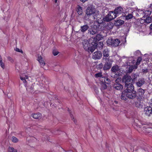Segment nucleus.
Here are the masks:
<instances>
[{
	"instance_id": "nucleus-33",
	"label": "nucleus",
	"mask_w": 152,
	"mask_h": 152,
	"mask_svg": "<svg viewBox=\"0 0 152 152\" xmlns=\"http://www.w3.org/2000/svg\"><path fill=\"white\" fill-rule=\"evenodd\" d=\"M12 140L13 142L17 143L18 141V139L16 137L13 136L12 137Z\"/></svg>"
},
{
	"instance_id": "nucleus-1",
	"label": "nucleus",
	"mask_w": 152,
	"mask_h": 152,
	"mask_svg": "<svg viewBox=\"0 0 152 152\" xmlns=\"http://www.w3.org/2000/svg\"><path fill=\"white\" fill-rule=\"evenodd\" d=\"M131 77L127 74L122 77V82L125 83V86L121 96L122 100L126 101L128 99H134L137 97L139 98L133 85L131 83Z\"/></svg>"
},
{
	"instance_id": "nucleus-13",
	"label": "nucleus",
	"mask_w": 152,
	"mask_h": 152,
	"mask_svg": "<svg viewBox=\"0 0 152 152\" xmlns=\"http://www.w3.org/2000/svg\"><path fill=\"white\" fill-rule=\"evenodd\" d=\"M103 57L102 59L103 60H107V59H110V58L109 52L107 49H105L104 50L103 52Z\"/></svg>"
},
{
	"instance_id": "nucleus-7",
	"label": "nucleus",
	"mask_w": 152,
	"mask_h": 152,
	"mask_svg": "<svg viewBox=\"0 0 152 152\" xmlns=\"http://www.w3.org/2000/svg\"><path fill=\"white\" fill-rule=\"evenodd\" d=\"M94 24H93L91 28L88 30V33L91 35H93L96 34L98 32V31L102 30L104 29L102 28H100L99 26H97V27L94 26Z\"/></svg>"
},
{
	"instance_id": "nucleus-30",
	"label": "nucleus",
	"mask_w": 152,
	"mask_h": 152,
	"mask_svg": "<svg viewBox=\"0 0 152 152\" xmlns=\"http://www.w3.org/2000/svg\"><path fill=\"white\" fill-rule=\"evenodd\" d=\"M68 111L70 115L72 120L73 121L75 124H77V121L74 118L73 115L71 113V112L70 110H69Z\"/></svg>"
},
{
	"instance_id": "nucleus-31",
	"label": "nucleus",
	"mask_w": 152,
	"mask_h": 152,
	"mask_svg": "<svg viewBox=\"0 0 152 152\" xmlns=\"http://www.w3.org/2000/svg\"><path fill=\"white\" fill-rule=\"evenodd\" d=\"M133 17V16L132 14L128 13L127 15L125 16L126 19L128 20L132 19Z\"/></svg>"
},
{
	"instance_id": "nucleus-5",
	"label": "nucleus",
	"mask_w": 152,
	"mask_h": 152,
	"mask_svg": "<svg viewBox=\"0 0 152 152\" xmlns=\"http://www.w3.org/2000/svg\"><path fill=\"white\" fill-rule=\"evenodd\" d=\"M118 16L115 11H110L109 12L108 14L104 18V21L108 22L115 18Z\"/></svg>"
},
{
	"instance_id": "nucleus-26",
	"label": "nucleus",
	"mask_w": 152,
	"mask_h": 152,
	"mask_svg": "<svg viewBox=\"0 0 152 152\" xmlns=\"http://www.w3.org/2000/svg\"><path fill=\"white\" fill-rule=\"evenodd\" d=\"M76 11L79 15H81L83 13L82 8L79 6L77 7Z\"/></svg>"
},
{
	"instance_id": "nucleus-16",
	"label": "nucleus",
	"mask_w": 152,
	"mask_h": 152,
	"mask_svg": "<svg viewBox=\"0 0 152 152\" xmlns=\"http://www.w3.org/2000/svg\"><path fill=\"white\" fill-rule=\"evenodd\" d=\"M118 16L121 13H124V10L123 8L121 6L116 7L114 10Z\"/></svg>"
},
{
	"instance_id": "nucleus-22",
	"label": "nucleus",
	"mask_w": 152,
	"mask_h": 152,
	"mask_svg": "<svg viewBox=\"0 0 152 152\" xmlns=\"http://www.w3.org/2000/svg\"><path fill=\"white\" fill-rule=\"evenodd\" d=\"M102 83L109 84H110V80L109 79L106 77H102Z\"/></svg>"
},
{
	"instance_id": "nucleus-52",
	"label": "nucleus",
	"mask_w": 152,
	"mask_h": 152,
	"mask_svg": "<svg viewBox=\"0 0 152 152\" xmlns=\"http://www.w3.org/2000/svg\"><path fill=\"white\" fill-rule=\"evenodd\" d=\"M150 104L152 106V99H151V102Z\"/></svg>"
},
{
	"instance_id": "nucleus-57",
	"label": "nucleus",
	"mask_w": 152,
	"mask_h": 152,
	"mask_svg": "<svg viewBox=\"0 0 152 152\" xmlns=\"http://www.w3.org/2000/svg\"><path fill=\"white\" fill-rule=\"evenodd\" d=\"M55 0V2H57V0Z\"/></svg>"
},
{
	"instance_id": "nucleus-43",
	"label": "nucleus",
	"mask_w": 152,
	"mask_h": 152,
	"mask_svg": "<svg viewBox=\"0 0 152 152\" xmlns=\"http://www.w3.org/2000/svg\"><path fill=\"white\" fill-rule=\"evenodd\" d=\"M148 71V69L146 68L145 69H142V72H143V73H146Z\"/></svg>"
},
{
	"instance_id": "nucleus-19",
	"label": "nucleus",
	"mask_w": 152,
	"mask_h": 152,
	"mask_svg": "<svg viewBox=\"0 0 152 152\" xmlns=\"http://www.w3.org/2000/svg\"><path fill=\"white\" fill-rule=\"evenodd\" d=\"M37 56V60L39 62L41 66H45V63L44 61L41 56L40 55H38Z\"/></svg>"
},
{
	"instance_id": "nucleus-4",
	"label": "nucleus",
	"mask_w": 152,
	"mask_h": 152,
	"mask_svg": "<svg viewBox=\"0 0 152 152\" xmlns=\"http://www.w3.org/2000/svg\"><path fill=\"white\" fill-rule=\"evenodd\" d=\"M94 20L96 19V21L94 22V26L96 27L97 26H99L100 28H104L105 26L104 23H103V19L102 18V15L99 13V12H96V13L95 14V15H94L93 18L92 19Z\"/></svg>"
},
{
	"instance_id": "nucleus-41",
	"label": "nucleus",
	"mask_w": 152,
	"mask_h": 152,
	"mask_svg": "<svg viewBox=\"0 0 152 152\" xmlns=\"http://www.w3.org/2000/svg\"><path fill=\"white\" fill-rule=\"evenodd\" d=\"M15 50L17 52H21L22 53H23V52L21 49H20L17 48H16V49H15Z\"/></svg>"
},
{
	"instance_id": "nucleus-48",
	"label": "nucleus",
	"mask_w": 152,
	"mask_h": 152,
	"mask_svg": "<svg viewBox=\"0 0 152 152\" xmlns=\"http://www.w3.org/2000/svg\"><path fill=\"white\" fill-rule=\"evenodd\" d=\"M135 53H136L139 54L140 53V51L139 50H137L136 51Z\"/></svg>"
},
{
	"instance_id": "nucleus-32",
	"label": "nucleus",
	"mask_w": 152,
	"mask_h": 152,
	"mask_svg": "<svg viewBox=\"0 0 152 152\" xmlns=\"http://www.w3.org/2000/svg\"><path fill=\"white\" fill-rule=\"evenodd\" d=\"M107 86L105 83H102L101 84V90L106 89L107 88Z\"/></svg>"
},
{
	"instance_id": "nucleus-28",
	"label": "nucleus",
	"mask_w": 152,
	"mask_h": 152,
	"mask_svg": "<svg viewBox=\"0 0 152 152\" xmlns=\"http://www.w3.org/2000/svg\"><path fill=\"white\" fill-rule=\"evenodd\" d=\"M135 105L136 107L138 108L142 107L143 106V105L142 104L141 102L140 101L136 102H135Z\"/></svg>"
},
{
	"instance_id": "nucleus-14",
	"label": "nucleus",
	"mask_w": 152,
	"mask_h": 152,
	"mask_svg": "<svg viewBox=\"0 0 152 152\" xmlns=\"http://www.w3.org/2000/svg\"><path fill=\"white\" fill-rule=\"evenodd\" d=\"M145 83V80L144 78H139L138 81L136 83V86L137 87H140Z\"/></svg>"
},
{
	"instance_id": "nucleus-56",
	"label": "nucleus",
	"mask_w": 152,
	"mask_h": 152,
	"mask_svg": "<svg viewBox=\"0 0 152 152\" xmlns=\"http://www.w3.org/2000/svg\"><path fill=\"white\" fill-rule=\"evenodd\" d=\"M152 7V4H150V7Z\"/></svg>"
},
{
	"instance_id": "nucleus-55",
	"label": "nucleus",
	"mask_w": 152,
	"mask_h": 152,
	"mask_svg": "<svg viewBox=\"0 0 152 152\" xmlns=\"http://www.w3.org/2000/svg\"><path fill=\"white\" fill-rule=\"evenodd\" d=\"M25 78V79H28V76L26 75H25V77H24Z\"/></svg>"
},
{
	"instance_id": "nucleus-3",
	"label": "nucleus",
	"mask_w": 152,
	"mask_h": 152,
	"mask_svg": "<svg viewBox=\"0 0 152 152\" xmlns=\"http://www.w3.org/2000/svg\"><path fill=\"white\" fill-rule=\"evenodd\" d=\"M96 10L94 6L91 5L88 7L86 10V14L84 17V19L86 20H91L93 18L94 15L96 13Z\"/></svg>"
},
{
	"instance_id": "nucleus-34",
	"label": "nucleus",
	"mask_w": 152,
	"mask_h": 152,
	"mask_svg": "<svg viewBox=\"0 0 152 152\" xmlns=\"http://www.w3.org/2000/svg\"><path fill=\"white\" fill-rule=\"evenodd\" d=\"M103 66L104 65L103 64L101 63L100 64L97 66V68L99 69H101L102 68H103Z\"/></svg>"
},
{
	"instance_id": "nucleus-42",
	"label": "nucleus",
	"mask_w": 152,
	"mask_h": 152,
	"mask_svg": "<svg viewBox=\"0 0 152 152\" xmlns=\"http://www.w3.org/2000/svg\"><path fill=\"white\" fill-rule=\"evenodd\" d=\"M20 79L23 81V83H25L26 82V81L25 79V77L21 76L20 77Z\"/></svg>"
},
{
	"instance_id": "nucleus-10",
	"label": "nucleus",
	"mask_w": 152,
	"mask_h": 152,
	"mask_svg": "<svg viewBox=\"0 0 152 152\" xmlns=\"http://www.w3.org/2000/svg\"><path fill=\"white\" fill-rule=\"evenodd\" d=\"M103 39V37L102 34H97L93 39L92 42L95 43H96V47L98 45V42L99 41Z\"/></svg>"
},
{
	"instance_id": "nucleus-21",
	"label": "nucleus",
	"mask_w": 152,
	"mask_h": 152,
	"mask_svg": "<svg viewBox=\"0 0 152 152\" xmlns=\"http://www.w3.org/2000/svg\"><path fill=\"white\" fill-rule=\"evenodd\" d=\"M124 23L123 20L121 19H117L115 22L114 24L116 26H119L123 24Z\"/></svg>"
},
{
	"instance_id": "nucleus-17",
	"label": "nucleus",
	"mask_w": 152,
	"mask_h": 152,
	"mask_svg": "<svg viewBox=\"0 0 152 152\" xmlns=\"http://www.w3.org/2000/svg\"><path fill=\"white\" fill-rule=\"evenodd\" d=\"M145 90L141 88H140L137 90V93L139 97L142 99L143 97Z\"/></svg>"
},
{
	"instance_id": "nucleus-46",
	"label": "nucleus",
	"mask_w": 152,
	"mask_h": 152,
	"mask_svg": "<svg viewBox=\"0 0 152 152\" xmlns=\"http://www.w3.org/2000/svg\"><path fill=\"white\" fill-rule=\"evenodd\" d=\"M133 69H137V66L136 65H134L133 66Z\"/></svg>"
},
{
	"instance_id": "nucleus-54",
	"label": "nucleus",
	"mask_w": 152,
	"mask_h": 152,
	"mask_svg": "<svg viewBox=\"0 0 152 152\" xmlns=\"http://www.w3.org/2000/svg\"><path fill=\"white\" fill-rule=\"evenodd\" d=\"M2 60V58H1V55H0V61H1Z\"/></svg>"
},
{
	"instance_id": "nucleus-40",
	"label": "nucleus",
	"mask_w": 152,
	"mask_h": 152,
	"mask_svg": "<svg viewBox=\"0 0 152 152\" xmlns=\"http://www.w3.org/2000/svg\"><path fill=\"white\" fill-rule=\"evenodd\" d=\"M8 60L10 61L11 62H14V60L13 59L11 58L10 56H8L7 57Z\"/></svg>"
},
{
	"instance_id": "nucleus-12",
	"label": "nucleus",
	"mask_w": 152,
	"mask_h": 152,
	"mask_svg": "<svg viewBox=\"0 0 152 152\" xmlns=\"http://www.w3.org/2000/svg\"><path fill=\"white\" fill-rule=\"evenodd\" d=\"M89 28V26L87 25H84L80 26V28L79 31H76L77 33L80 34L81 32L83 34H84Z\"/></svg>"
},
{
	"instance_id": "nucleus-2",
	"label": "nucleus",
	"mask_w": 152,
	"mask_h": 152,
	"mask_svg": "<svg viewBox=\"0 0 152 152\" xmlns=\"http://www.w3.org/2000/svg\"><path fill=\"white\" fill-rule=\"evenodd\" d=\"M83 48L89 53H93L96 48V43L92 41H88L87 40H84L83 42Z\"/></svg>"
},
{
	"instance_id": "nucleus-35",
	"label": "nucleus",
	"mask_w": 152,
	"mask_h": 152,
	"mask_svg": "<svg viewBox=\"0 0 152 152\" xmlns=\"http://www.w3.org/2000/svg\"><path fill=\"white\" fill-rule=\"evenodd\" d=\"M102 73L101 72H99L95 75V77H102Z\"/></svg>"
},
{
	"instance_id": "nucleus-11",
	"label": "nucleus",
	"mask_w": 152,
	"mask_h": 152,
	"mask_svg": "<svg viewBox=\"0 0 152 152\" xmlns=\"http://www.w3.org/2000/svg\"><path fill=\"white\" fill-rule=\"evenodd\" d=\"M92 55V58L94 59H99L101 58L102 56L101 52L98 51L94 52Z\"/></svg>"
},
{
	"instance_id": "nucleus-6",
	"label": "nucleus",
	"mask_w": 152,
	"mask_h": 152,
	"mask_svg": "<svg viewBox=\"0 0 152 152\" xmlns=\"http://www.w3.org/2000/svg\"><path fill=\"white\" fill-rule=\"evenodd\" d=\"M107 42L108 45L115 47L118 46L120 43V41L117 38L113 39L110 38L107 40Z\"/></svg>"
},
{
	"instance_id": "nucleus-47",
	"label": "nucleus",
	"mask_w": 152,
	"mask_h": 152,
	"mask_svg": "<svg viewBox=\"0 0 152 152\" xmlns=\"http://www.w3.org/2000/svg\"><path fill=\"white\" fill-rule=\"evenodd\" d=\"M140 62L137 61L136 63V65L137 66L138 65L140 64Z\"/></svg>"
},
{
	"instance_id": "nucleus-45",
	"label": "nucleus",
	"mask_w": 152,
	"mask_h": 152,
	"mask_svg": "<svg viewBox=\"0 0 152 152\" xmlns=\"http://www.w3.org/2000/svg\"><path fill=\"white\" fill-rule=\"evenodd\" d=\"M80 18V16L79 15H78V16H77V21L78 22H79V23H81V21H80V19H78V18Z\"/></svg>"
},
{
	"instance_id": "nucleus-36",
	"label": "nucleus",
	"mask_w": 152,
	"mask_h": 152,
	"mask_svg": "<svg viewBox=\"0 0 152 152\" xmlns=\"http://www.w3.org/2000/svg\"><path fill=\"white\" fill-rule=\"evenodd\" d=\"M0 65L1 67L3 68V69H4L5 68L4 64L2 61V60L0 61Z\"/></svg>"
},
{
	"instance_id": "nucleus-27",
	"label": "nucleus",
	"mask_w": 152,
	"mask_h": 152,
	"mask_svg": "<svg viewBox=\"0 0 152 152\" xmlns=\"http://www.w3.org/2000/svg\"><path fill=\"white\" fill-rule=\"evenodd\" d=\"M138 76H139V75L137 74L134 73L132 74V83H134L137 80V77Z\"/></svg>"
},
{
	"instance_id": "nucleus-51",
	"label": "nucleus",
	"mask_w": 152,
	"mask_h": 152,
	"mask_svg": "<svg viewBox=\"0 0 152 152\" xmlns=\"http://www.w3.org/2000/svg\"><path fill=\"white\" fill-rule=\"evenodd\" d=\"M150 28L152 30V23L151 24V25L150 26Z\"/></svg>"
},
{
	"instance_id": "nucleus-49",
	"label": "nucleus",
	"mask_w": 152,
	"mask_h": 152,
	"mask_svg": "<svg viewBox=\"0 0 152 152\" xmlns=\"http://www.w3.org/2000/svg\"><path fill=\"white\" fill-rule=\"evenodd\" d=\"M80 1H81V2H83V3H84L85 2V1H87L88 0H80Z\"/></svg>"
},
{
	"instance_id": "nucleus-20",
	"label": "nucleus",
	"mask_w": 152,
	"mask_h": 152,
	"mask_svg": "<svg viewBox=\"0 0 152 152\" xmlns=\"http://www.w3.org/2000/svg\"><path fill=\"white\" fill-rule=\"evenodd\" d=\"M113 87L115 89L118 90H121L123 88V86L120 83L115 84Z\"/></svg>"
},
{
	"instance_id": "nucleus-50",
	"label": "nucleus",
	"mask_w": 152,
	"mask_h": 152,
	"mask_svg": "<svg viewBox=\"0 0 152 152\" xmlns=\"http://www.w3.org/2000/svg\"><path fill=\"white\" fill-rule=\"evenodd\" d=\"M99 43H100V45H101V46H102L103 44L102 42H99Z\"/></svg>"
},
{
	"instance_id": "nucleus-44",
	"label": "nucleus",
	"mask_w": 152,
	"mask_h": 152,
	"mask_svg": "<svg viewBox=\"0 0 152 152\" xmlns=\"http://www.w3.org/2000/svg\"><path fill=\"white\" fill-rule=\"evenodd\" d=\"M142 60V57L141 56L139 57L137 60V61L140 62Z\"/></svg>"
},
{
	"instance_id": "nucleus-39",
	"label": "nucleus",
	"mask_w": 152,
	"mask_h": 152,
	"mask_svg": "<svg viewBox=\"0 0 152 152\" xmlns=\"http://www.w3.org/2000/svg\"><path fill=\"white\" fill-rule=\"evenodd\" d=\"M133 66H130L129 69L128 70V72L129 73L132 72L133 69Z\"/></svg>"
},
{
	"instance_id": "nucleus-29",
	"label": "nucleus",
	"mask_w": 152,
	"mask_h": 152,
	"mask_svg": "<svg viewBox=\"0 0 152 152\" xmlns=\"http://www.w3.org/2000/svg\"><path fill=\"white\" fill-rule=\"evenodd\" d=\"M26 89L28 92L31 93H33L34 87L32 86H28L26 88Z\"/></svg>"
},
{
	"instance_id": "nucleus-38",
	"label": "nucleus",
	"mask_w": 152,
	"mask_h": 152,
	"mask_svg": "<svg viewBox=\"0 0 152 152\" xmlns=\"http://www.w3.org/2000/svg\"><path fill=\"white\" fill-rule=\"evenodd\" d=\"M59 53V52L56 50H53V54L54 56L57 55Z\"/></svg>"
},
{
	"instance_id": "nucleus-25",
	"label": "nucleus",
	"mask_w": 152,
	"mask_h": 152,
	"mask_svg": "<svg viewBox=\"0 0 152 152\" xmlns=\"http://www.w3.org/2000/svg\"><path fill=\"white\" fill-rule=\"evenodd\" d=\"M114 26V24L113 23L109 22L105 26V28L108 30L112 29Z\"/></svg>"
},
{
	"instance_id": "nucleus-8",
	"label": "nucleus",
	"mask_w": 152,
	"mask_h": 152,
	"mask_svg": "<svg viewBox=\"0 0 152 152\" xmlns=\"http://www.w3.org/2000/svg\"><path fill=\"white\" fill-rule=\"evenodd\" d=\"M105 62L103 67V70H109L112 66V62L113 61L111 59H107V60H105Z\"/></svg>"
},
{
	"instance_id": "nucleus-18",
	"label": "nucleus",
	"mask_w": 152,
	"mask_h": 152,
	"mask_svg": "<svg viewBox=\"0 0 152 152\" xmlns=\"http://www.w3.org/2000/svg\"><path fill=\"white\" fill-rule=\"evenodd\" d=\"M151 11L149 10H146L144 11L142 10H141L140 9L138 11L139 12H140V13H143L144 15V16H143L145 17H149V16L151 13Z\"/></svg>"
},
{
	"instance_id": "nucleus-23",
	"label": "nucleus",
	"mask_w": 152,
	"mask_h": 152,
	"mask_svg": "<svg viewBox=\"0 0 152 152\" xmlns=\"http://www.w3.org/2000/svg\"><path fill=\"white\" fill-rule=\"evenodd\" d=\"M31 116L35 119H40L41 118L42 115L40 113L32 114Z\"/></svg>"
},
{
	"instance_id": "nucleus-37",
	"label": "nucleus",
	"mask_w": 152,
	"mask_h": 152,
	"mask_svg": "<svg viewBox=\"0 0 152 152\" xmlns=\"http://www.w3.org/2000/svg\"><path fill=\"white\" fill-rule=\"evenodd\" d=\"M9 151L10 152H17V150L12 147H10V148H9Z\"/></svg>"
},
{
	"instance_id": "nucleus-9",
	"label": "nucleus",
	"mask_w": 152,
	"mask_h": 152,
	"mask_svg": "<svg viewBox=\"0 0 152 152\" xmlns=\"http://www.w3.org/2000/svg\"><path fill=\"white\" fill-rule=\"evenodd\" d=\"M144 112L145 115L148 116L152 115V107L150 106L145 107L144 108Z\"/></svg>"
},
{
	"instance_id": "nucleus-15",
	"label": "nucleus",
	"mask_w": 152,
	"mask_h": 152,
	"mask_svg": "<svg viewBox=\"0 0 152 152\" xmlns=\"http://www.w3.org/2000/svg\"><path fill=\"white\" fill-rule=\"evenodd\" d=\"M140 21V23H149L151 22V18L150 17H145L143 16Z\"/></svg>"
},
{
	"instance_id": "nucleus-53",
	"label": "nucleus",
	"mask_w": 152,
	"mask_h": 152,
	"mask_svg": "<svg viewBox=\"0 0 152 152\" xmlns=\"http://www.w3.org/2000/svg\"><path fill=\"white\" fill-rule=\"evenodd\" d=\"M114 103L115 104H117L118 103V102L116 101H115L114 102Z\"/></svg>"
},
{
	"instance_id": "nucleus-24",
	"label": "nucleus",
	"mask_w": 152,
	"mask_h": 152,
	"mask_svg": "<svg viewBox=\"0 0 152 152\" xmlns=\"http://www.w3.org/2000/svg\"><path fill=\"white\" fill-rule=\"evenodd\" d=\"M119 66L117 65H115L112 67L111 70L112 72L115 73L119 71Z\"/></svg>"
}]
</instances>
